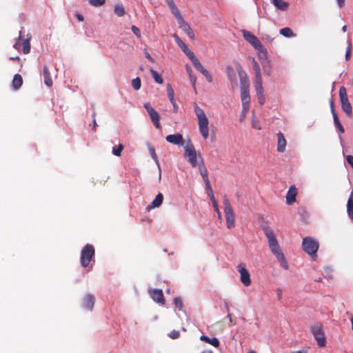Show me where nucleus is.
<instances>
[{
    "label": "nucleus",
    "instance_id": "f257e3e1",
    "mask_svg": "<svg viewBox=\"0 0 353 353\" xmlns=\"http://www.w3.org/2000/svg\"><path fill=\"white\" fill-rule=\"evenodd\" d=\"M264 234H265L269 248L272 252V254L276 257L279 261L280 265L285 270H288L289 266L288 263L285 258V256L281 250L278 241L276 238L274 231L269 226H264L263 228Z\"/></svg>",
    "mask_w": 353,
    "mask_h": 353
},
{
    "label": "nucleus",
    "instance_id": "f03ea898",
    "mask_svg": "<svg viewBox=\"0 0 353 353\" xmlns=\"http://www.w3.org/2000/svg\"><path fill=\"white\" fill-rule=\"evenodd\" d=\"M194 112L198 119L199 130L204 139L209 137V121L204 111L196 103H194Z\"/></svg>",
    "mask_w": 353,
    "mask_h": 353
},
{
    "label": "nucleus",
    "instance_id": "7ed1b4c3",
    "mask_svg": "<svg viewBox=\"0 0 353 353\" xmlns=\"http://www.w3.org/2000/svg\"><path fill=\"white\" fill-rule=\"evenodd\" d=\"M95 254V250L92 245H85L81 250L80 263L83 268L88 267L91 261L94 259Z\"/></svg>",
    "mask_w": 353,
    "mask_h": 353
},
{
    "label": "nucleus",
    "instance_id": "20e7f679",
    "mask_svg": "<svg viewBox=\"0 0 353 353\" xmlns=\"http://www.w3.org/2000/svg\"><path fill=\"white\" fill-rule=\"evenodd\" d=\"M310 330L316 341L318 346L324 347L326 345V338L323 330V325L320 323L314 324L310 327Z\"/></svg>",
    "mask_w": 353,
    "mask_h": 353
},
{
    "label": "nucleus",
    "instance_id": "39448f33",
    "mask_svg": "<svg viewBox=\"0 0 353 353\" xmlns=\"http://www.w3.org/2000/svg\"><path fill=\"white\" fill-rule=\"evenodd\" d=\"M319 247V243L313 238L307 236L303 239L302 248L307 254L316 256Z\"/></svg>",
    "mask_w": 353,
    "mask_h": 353
},
{
    "label": "nucleus",
    "instance_id": "423d86ee",
    "mask_svg": "<svg viewBox=\"0 0 353 353\" xmlns=\"http://www.w3.org/2000/svg\"><path fill=\"white\" fill-rule=\"evenodd\" d=\"M184 157L189 163L194 168L198 165L197 154L195 148L190 140L184 146Z\"/></svg>",
    "mask_w": 353,
    "mask_h": 353
},
{
    "label": "nucleus",
    "instance_id": "0eeeda50",
    "mask_svg": "<svg viewBox=\"0 0 353 353\" xmlns=\"http://www.w3.org/2000/svg\"><path fill=\"white\" fill-rule=\"evenodd\" d=\"M223 205L227 228L230 229L235 226V219L232 208L226 196L223 198Z\"/></svg>",
    "mask_w": 353,
    "mask_h": 353
},
{
    "label": "nucleus",
    "instance_id": "6e6552de",
    "mask_svg": "<svg viewBox=\"0 0 353 353\" xmlns=\"http://www.w3.org/2000/svg\"><path fill=\"white\" fill-rule=\"evenodd\" d=\"M339 97L342 110L349 117H351L352 116V108L347 98L346 88L344 86H341L339 89Z\"/></svg>",
    "mask_w": 353,
    "mask_h": 353
},
{
    "label": "nucleus",
    "instance_id": "1a4fd4ad",
    "mask_svg": "<svg viewBox=\"0 0 353 353\" xmlns=\"http://www.w3.org/2000/svg\"><path fill=\"white\" fill-rule=\"evenodd\" d=\"M174 16L177 20L179 28L189 37L190 39L194 40L195 38L194 31L190 25L184 20L180 12L174 14Z\"/></svg>",
    "mask_w": 353,
    "mask_h": 353
},
{
    "label": "nucleus",
    "instance_id": "9d476101",
    "mask_svg": "<svg viewBox=\"0 0 353 353\" xmlns=\"http://www.w3.org/2000/svg\"><path fill=\"white\" fill-rule=\"evenodd\" d=\"M144 108L147 110L150 118L151 119L154 125L158 128L160 129L161 128L159 119H160V115L150 105V103L146 102L144 103Z\"/></svg>",
    "mask_w": 353,
    "mask_h": 353
},
{
    "label": "nucleus",
    "instance_id": "9b49d317",
    "mask_svg": "<svg viewBox=\"0 0 353 353\" xmlns=\"http://www.w3.org/2000/svg\"><path fill=\"white\" fill-rule=\"evenodd\" d=\"M244 39L249 42L256 50H261L263 48V45L259 39L252 33L248 30L242 31Z\"/></svg>",
    "mask_w": 353,
    "mask_h": 353
},
{
    "label": "nucleus",
    "instance_id": "f8f14e48",
    "mask_svg": "<svg viewBox=\"0 0 353 353\" xmlns=\"http://www.w3.org/2000/svg\"><path fill=\"white\" fill-rule=\"evenodd\" d=\"M237 270L241 274V281L245 286H249L251 283L250 275L244 263L237 265Z\"/></svg>",
    "mask_w": 353,
    "mask_h": 353
},
{
    "label": "nucleus",
    "instance_id": "ddd939ff",
    "mask_svg": "<svg viewBox=\"0 0 353 353\" xmlns=\"http://www.w3.org/2000/svg\"><path fill=\"white\" fill-rule=\"evenodd\" d=\"M21 39V34L19 36V38L16 43L14 44V48L17 49V50H19L21 46H22V51L24 54H28L30 51V38H27L24 39L22 43H21L20 40Z\"/></svg>",
    "mask_w": 353,
    "mask_h": 353
},
{
    "label": "nucleus",
    "instance_id": "4468645a",
    "mask_svg": "<svg viewBox=\"0 0 353 353\" xmlns=\"http://www.w3.org/2000/svg\"><path fill=\"white\" fill-rule=\"evenodd\" d=\"M165 140L172 144L183 146L185 143L183 135L179 133L169 134L166 136Z\"/></svg>",
    "mask_w": 353,
    "mask_h": 353
},
{
    "label": "nucleus",
    "instance_id": "2eb2a0df",
    "mask_svg": "<svg viewBox=\"0 0 353 353\" xmlns=\"http://www.w3.org/2000/svg\"><path fill=\"white\" fill-rule=\"evenodd\" d=\"M194 67L200 72H201L205 77L206 78L207 81L210 83L212 82V77L210 74V73L203 68V66L201 65L199 60L196 58L194 60L192 61Z\"/></svg>",
    "mask_w": 353,
    "mask_h": 353
},
{
    "label": "nucleus",
    "instance_id": "dca6fc26",
    "mask_svg": "<svg viewBox=\"0 0 353 353\" xmlns=\"http://www.w3.org/2000/svg\"><path fill=\"white\" fill-rule=\"evenodd\" d=\"M95 297L93 294H86L82 300V306L86 310L91 311L94 307Z\"/></svg>",
    "mask_w": 353,
    "mask_h": 353
},
{
    "label": "nucleus",
    "instance_id": "f3484780",
    "mask_svg": "<svg viewBox=\"0 0 353 353\" xmlns=\"http://www.w3.org/2000/svg\"><path fill=\"white\" fill-rule=\"evenodd\" d=\"M150 294L152 299L157 303L161 305L165 304V299L161 290L154 289L150 290Z\"/></svg>",
    "mask_w": 353,
    "mask_h": 353
},
{
    "label": "nucleus",
    "instance_id": "a211bd4d",
    "mask_svg": "<svg viewBox=\"0 0 353 353\" xmlns=\"http://www.w3.org/2000/svg\"><path fill=\"white\" fill-rule=\"evenodd\" d=\"M297 195V189L294 185L290 187L287 194H286V203L288 205L292 204L296 201V196Z\"/></svg>",
    "mask_w": 353,
    "mask_h": 353
},
{
    "label": "nucleus",
    "instance_id": "6ab92c4d",
    "mask_svg": "<svg viewBox=\"0 0 353 353\" xmlns=\"http://www.w3.org/2000/svg\"><path fill=\"white\" fill-rule=\"evenodd\" d=\"M277 151L279 152H285L287 142L283 134L281 132L277 133Z\"/></svg>",
    "mask_w": 353,
    "mask_h": 353
},
{
    "label": "nucleus",
    "instance_id": "aec40b11",
    "mask_svg": "<svg viewBox=\"0 0 353 353\" xmlns=\"http://www.w3.org/2000/svg\"><path fill=\"white\" fill-rule=\"evenodd\" d=\"M256 92V96L259 103L263 105L265 102V96L264 94V90L262 85H254Z\"/></svg>",
    "mask_w": 353,
    "mask_h": 353
},
{
    "label": "nucleus",
    "instance_id": "412c9836",
    "mask_svg": "<svg viewBox=\"0 0 353 353\" xmlns=\"http://www.w3.org/2000/svg\"><path fill=\"white\" fill-rule=\"evenodd\" d=\"M163 201V195L162 193L159 192L154 199V201L151 203L150 205L148 206V210H151L155 208L159 207Z\"/></svg>",
    "mask_w": 353,
    "mask_h": 353
},
{
    "label": "nucleus",
    "instance_id": "4be33fe9",
    "mask_svg": "<svg viewBox=\"0 0 353 353\" xmlns=\"http://www.w3.org/2000/svg\"><path fill=\"white\" fill-rule=\"evenodd\" d=\"M347 212L350 218L353 221V189L351 191L347 201Z\"/></svg>",
    "mask_w": 353,
    "mask_h": 353
},
{
    "label": "nucleus",
    "instance_id": "5701e85b",
    "mask_svg": "<svg viewBox=\"0 0 353 353\" xmlns=\"http://www.w3.org/2000/svg\"><path fill=\"white\" fill-rule=\"evenodd\" d=\"M200 339L203 341H205V342L213 345L215 347H218L220 344L219 339L216 337H213V338L210 339L205 335H201L200 337Z\"/></svg>",
    "mask_w": 353,
    "mask_h": 353
},
{
    "label": "nucleus",
    "instance_id": "b1692460",
    "mask_svg": "<svg viewBox=\"0 0 353 353\" xmlns=\"http://www.w3.org/2000/svg\"><path fill=\"white\" fill-rule=\"evenodd\" d=\"M23 84L22 77L19 74H14L12 82V86L14 90H18Z\"/></svg>",
    "mask_w": 353,
    "mask_h": 353
},
{
    "label": "nucleus",
    "instance_id": "393cba45",
    "mask_svg": "<svg viewBox=\"0 0 353 353\" xmlns=\"http://www.w3.org/2000/svg\"><path fill=\"white\" fill-rule=\"evenodd\" d=\"M43 77L45 84L48 87H51L53 81L50 76V72L46 65L43 67Z\"/></svg>",
    "mask_w": 353,
    "mask_h": 353
},
{
    "label": "nucleus",
    "instance_id": "a878e982",
    "mask_svg": "<svg viewBox=\"0 0 353 353\" xmlns=\"http://www.w3.org/2000/svg\"><path fill=\"white\" fill-rule=\"evenodd\" d=\"M272 3L279 10L285 11L288 8V3L283 0H272Z\"/></svg>",
    "mask_w": 353,
    "mask_h": 353
},
{
    "label": "nucleus",
    "instance_id": "bb28decb",
    "mask_svg": "<svg viewBox=\"0 0 353 353\" xmlns=\"http://www.w3.org/2000/svg\"><path fill=\"white\" fill-rule=\"evenodd\" d=\"M240 83H241V92L249 90V88H250L249 80L246 75L245 77H241Z\"/></svg>",
    "mask_w": 353,
    "mask_h": 353
},
{
    "label": "nucleus",
    "instance_id": "cd10ccee",
    "mask_svg": "<svg viewBox=\"0 0 353 353\" xmlns=\"http://www.w3.org/2000/svg\"><path fill=\"white\" fill-rule=\"evenodd\" d=\"M279 33L285 37H294L295 34H294L293 31L290 28H281L280 30H279Z\"/></svg>",
    "mask_w": 353,
    "mask_h": 353
},
{
    "label": "nucleus",
    "instance_id": "c85d7f7f",
    "mask_svg": "<svg viewBox=\"0 0 353 353\" xmlns=\"http://www.w3.org/2000/svg\"><path fill=\"white\" fill-rule=\"evenodd\" d=\"M150 73L153 79L157 83L162 84L163 83V78L156 70L150 69Z\"/></svg>",
    "mask_w": 353,
    "mask_h": 353
},
{
    "label": "nucleus",
    "instance_id": "c756f323",
    "mask_svg": "<svg viewBox=\"0 0 353 353\" xmlns=\"http://www.w3.org/2000/svg\"><path fill=\"white\" fill-rule=\"evenodd\" d=\"M249 91L250 90L241 92V98L242 103H250V97Z\"/></svg>",
    "mask_w": 353,
    "mask_h": 353
},
{
    "label": "nucleus",
    "instance_id": "7c9ffc66",
    "mask_svg": "<svg viewBox=\"0 0 353 353\" xmlns=\"http://www.w3.org/2000/svg\"><path fill=\"white\" fill-rule=\"evenodd\" d=\"M114 13L118 17H122L125 14V8L122 5L117 4L114 6Z\"/></svg>",
    "mask_w": 353,
    "mask_h": 353
},
{
    "label": "nucleus",
    "instance_id": "2f4dec72",
    "mask_svg": "<svg viewBox=\"0 0 353 353\" xmlns=\"http://www.w3.org/2000/svg\"><path fill=\"white\" fill-rule=\"evenodd\" d=\"M173 14L179 12L173 0H165Z\"/></svg>",
    "mask_w": 353,
    "mask_h": 353
},
{
    "label": "nucleus",
    "instance_id": "473e14b6",
    "mask_svg": "<svg viewBox=\"0 0 353 353\" xmlns=\"http://www.w3.org/2000/svg\"><path fill=\"white\" fill-rule=\"evenodd\" d=\"M166 90H167V94H168V97L169 98V100L170 101H174V90L172 89V85L170 83L167 84V85H166Z\"/></svg>",
    "mask_w": 353,
    "mask_h": 353
},
{
    "label": "nucleus",
    "instance_id": "72a5a7b5",
    "mask_svg": "<svg viewBox=\"0 0 353 353\" xmlns=\"http://www.w3.org/2000/svg\"><path fill=\"white\" fill-rule=\"evenodd\" d=\"M333 119H334V123H335L336 128H338V130L340 131L341 133H343L345 131L344 128L342 126L341 123H340L336 112H334Z\"/></svg>",
    "mask_w": 353,
    "mask_h": 353
},
{
    "label": "nucleus",
    "instance_id": "f704fd0d",
    "mask_svg": "<svg viewBox=\"0 0 353 353\" xmlns=\"http://www.w3.org/2000/svg\"><path fill=\"white\" fill-rule=\"evenodd\" d=\"M123 150V145L122 144H119L117 146L112 148V154L117 157H120Z\"/></svg>",
    "mask_w": 353,
    "mask_h": 353
},
{
    "label": "nucleus",
    "instance_id": "c9c22d12",
    "mask_svg": "<svg viewBox=\"0 0 353 353\" xmlns=\"http://www.w3.org/2000/svg\"><path fill=\"white\" fill-rule=\"evenodd\" d=\"M132 86L135 90H138L140 89L141 86V81L139 77H137L132 81Z\"/></svg>",
    "mask_w": 353,
    "mask_h": 353
},
{
    "label": "nucleus",
    "instance_id": "e433bc0d",
    "mask_svg": "<svg viewBox=\"0 0 353 353\" xmlns=\"http://www.w3.org/2000/svg\"><path fill=\"white\" fill-rule=\"evenodd\" d=\"M199 170L201 175L202 176L203 180L209 179L208 175V170L203 165H199Z\"/></svg>",
    "mask_w": 353,
    "mask_h": 353
},
{
    "label": "nucleus",
    "instance_id": "4c0bfd02",
    "mask_svg": "<svg viewBox=\"0 0 353 353\" xmlns=\"http://www.w3.org/2000/svg\"><path fill=\"white\" fill-rule=\"evenodd\" d=\"M182 50L189 57L191 61H192L196 58L194 54L188 47L183 49Z\"/></svg>",
    "mask_w": 353,
    "mask_h": 353
},
{
    "label": "nucleus",
    "instance_id": "58836bf2",
    "mask_svg": "<svg viewBox=\"0 0 353 353\" xmlns=\"http://www.w3.org/2000/svg\"><path fill=\"white\" fill-rule=\"evenodd\" d=\"M173 37L174 38L176 43L178 44V46L181 48V50L187 47L186 45L181 41V39L179 37L177 34H173Z\"/></svg>",
    "mask_w": 353,
    "mask_h": 353
},
{
    "label": "nucleus",
    "instance_id": "ea45409f",
    "mask_svg": "<svg viewBox=\"0 0 353 353\" xmlns=\"http://www.w3.org/2000/svg\"><path fill=\"white\" fill-rule=\"evenodd\" d=\"M89 3L94 7H99L103 6L105 3V0H90Z\"/></svg>",
    "mask_w": 353,
    "mask_h": 353
},
{
    "label": "nucleus",
    "instance_id": "a19ab883",
    "mask_svg": "<svg viewBox=\"0 0 353 353\" xmlns=\"http://www.w3.org/2000/svg\"><path fill=\"white\" fill-rule=\"evenodd\" d=\"M262 85V76L261 73L255 74L254 80V85Z\"/></svg>",
    "mask_w": 353,
    "mask_h": 353
},
{
    "label": "nucleus",
    "instance_id": "79ce46f5",
    "mask_svg": "<svg viewBox=\"0 0 353 353\" xmlns=\"http://www.w3.org/2000/svg\"><path fill=\"white\" fill-rule=\"evenodd\" d=\"M174 303L176 307L179 308V310H181L183 307V302L182 299L180 297H176L174 299Z\"/></svg>",
    "mask_w": 353,
    "mask_h": 353
},
{
    "label": "nucleus",
    "instance_id": "37998d69",
    "mask_svg": "<svg viewBox=\"0 0 353 353\" xmlns=\"http://www.w3.org/2000/svg\"><path fill=\"white\" fill-rule=\"evenodd\" d=\"M252 68L255 74L261 73V68L259 63L255 61L254 59L252 60Z\"/></svg>",
    "mask_w": 353,
    "mask_h": 353
},
{
    "label": "nucleus",
    "instance_id": "c03bdc74",
    "mask_svg": "<svg viewBox=\"0 0 353 353\" xmlns=\"http://www.w3.org/2000/svg\"><path fill=\"white\" fill-rule=\"evenodd\" d=\"M149 152H150V154L152 157V158L154 160L155 162H158V157H157V155L156 154V152H155V150L154 148L152 147V146H150L149 147Z\"/></svg>",
    "mask_w": 353,
    "mask_h": 353
},
{
    "label": "nucleus",
    "instance_id": "a18cd8bd",
    "mask_svg": "<svg viewBox=\"0 0 353 353\" xmlns=\"http://www.w3.org/2000/svg\"><path fill=\"white\" fill-rule=\"evenodd\" d=\"M168 336L172 339H176L180 336V332L177 330H172L168 334Z\"/></svg>",
    "mask_w": 353,
    "mask_h": 353
},
{
    "label": "nucleus",
    "instance_id": "49530a36",
    "mask_svg": "<svg viewBox=\"0 0 353 353\" xmlns=\"http://www.w3.org/2000/svg\"><path fill=\"white\" fill-rule=\"evenodd\" d=\"M351 52H352V43L350 41L348 43V46L347 48L346 53H345V59L348 61L351 56Z\"/></svg>",
    "mask_w": 353,
    "mask_h": 353
},
{
    "label": "nucleus",
    "instance_id": "de8ad7c7",
    "mask_svg": "<svg viewBox=\"0 0 353 353\" xmlns=\"http://www.w3.org/2000/svg\"><path fill=\"white\" fill-rule=\"evenodd\" d=\"M132 32L137 37H141V31L140 30L135 26H132Z\"/></svg>",
    "mask_w": 353,
    "mask_h": 353
},
{
    "label": "nucleus",
    "instance_id": "09e8293b",
    "mask_svg": "<svg viewBox=\"0 0 353 353\" xmlns=\"http://www.w3.org/2000/svg\"><path fill=\"white\" fill-rule=\"evenodd\" d=\"M242 113L246 114L250 108V103H242Z\"/></svg>",
    "mask_w": 353,
    "mask_h": 353
},
{
    "label": "nucleus",
    "instance_id": "8fccbe9b",
    "mask_svg": "<svg viewBox=\"0 0 353 353\" xmlns=\"http://www.w3.org/2000/svg\"><path fill=\"white\" fill-rule=\"evenodd\" d=\"M203 181L205 183V188H206L207 191L208 192V191L212 190L209 179H205V180H203Z\"/></svg>",
    "mask_w": 353,
    "mask_h": 353
},
{
    "label": "nucleus",
    "instance_id": "3c124183",
    "mask_svg": "<svg viewBox=\"0 0 353 353\" xmlns=\"http://www.w3.org/2000/svg\"><path fill=\"white\" fill-rule=\"evenodd\" d=\"M190 77V82L192 83V85L195 87V84H196V77L195 75L194 74H190L189 75Z\"/></svg>",
    "mask_w": 353,
    "mask_h": 353
},
{
    "label": "nucleus",
    "instance_id": "603ef678",
    "mask_svg": "<svg viewBox=\"0 0 353 353\" xmlns=\"http://www.w3.org/2000/svg\"><path fill=\"white\" fill-rule=\"evenodd\" d=\"M346 160L347 163L353 168V156L347 155L346 157Z\"/></svg>",
    "mask_w": 353,
    "mask_h": 353
},
{
    "label": "nucleus",
    "instance_id": "864d4df0",
    "mask_svg": "<svg viewBox=\"0 0 353 353\" xmlns=\"http://www.w3.org/2000/svg\"><path fill=\"white\" fill-rule=\"evenodd\" d=\"M170 102L173 105L174 112H177L179 107H178V105L176 103L175 99H174V101H170Z\"/></svg>",
    "mask_w": 353,
    "mask_h": 353
},
{
    "label": "nucleus",
    "instance_id": "5fc2aeb1",
    "mask_svg": "<svg viewBox=\"0 0 353 353\" xmlns=\"http://www.w3.org/2000/svg\"><path fill=\"white\" fill-rule=\"evenodd\" d=\"M208 194L210 197V200L212 201V202L216 201L214 196L213 190L208 191Z\"/></svg>",
    "mask_w": 353,
    "mask_h": 353
},
{
    "label": "nucleus",
    "instance_id": "6e6d98bb",
    "mask_svg": "<svg viewBox=\"0 0 353 353\" xmlns=\"http://www.w3.org/2000/svg\"><path fill=\"white\" fill-rule=\"evenodd\" d=\"M337 4L339 8H342L345 5V0H336Z\"/></svg>",
    "mask_w": 353,
    "mask_h": 353
},
{
    "label": "nucleus",
    "instance_id": "4d7b16f0",
    "mask_svg": "<svg viewBox=\"0 0 353 353\" xmlns=\"http://www.w3.org/2000/svg\"><path fill=\"white\" fill-rule=\"evenodd\" d=\"M75 16L79 21H83L84 20L83 16L81 14L77 13Z\"/></svg>",
    "mask_w": 353,
    "mask_h": 353
},
{
    "label": "nucleus",
    "instance_id": "13d9d810",
    "mask_svg": "<svg viewBox=\"0 0 353 353\" xmlns=\"http://www.w3.org/2000/svg\"><path fill=\"white\" fill-rule=\"evenodd\" d=\"M212 204H213V208H214V210L216 212L219 211V206H218V203H217L216 201H213Z\"/></svg>",
    "mask_w": 353,
    "mask_h": 353
},
{
    "label": "nucleus",
    "instance_id": "bf43d9fd",
    "mask_svg": "<svg viewBox=\"0 0 353 353\" xmlns=\"http://www.w3.org/2000/svg\"><path fill=\"white\" fill-rule=\"evenodd\" d=\"M145 54V57H146L149 61H152V62H154V59H153V58L150 55V54H149L148 52H146Z\"/></svg>",
    "mask_w": 353,
    "mask_h": 353
},
{
    "label": "nucleus",
    "instance_id": "052dcab7",
    "mask_svg": "<svg viewBox=\"0 0 353 353\" xmlns=\"http://www.w3.org/2000/svg\"><path fill=\"white\" fill-rule=\"evenodd\" d=\"M186 70H187V72H188V74H189V75L192 74V68H191L189 65H186Z\"/></svg>",
    "mask_w": 353,
    "mask_h": 353
},
{
    "label": "nucleus",
    "instance_id": "680f3d73",
    "mask_svg": "<svg viewBox=\"0 0 353 353\" xmlns=\"http://www.w3.org/2000/svg\"><path fill=\"white\" fill-rule=\"evenodd\" d=\"M252 127L254 128L255 129H258V130L261 129V127L259 126V125L257 123H255L254 121H252Z\"/></svg>",
    "mask_w": 353,
    "mask_h": 353
},
{
    "label": "nucleus",
    "instance_id": "e2e57ef3",
    "mask_svg": "<svg viewBox=\"0 0 353 353\" xmlns=\"http://www.w3.org/2000/svg\"><path fill=\"white\" fill-rule=\"evenodd\" d=\"M330 108H331L332 115H334V112H335V111H334V103L332 101H330Z\"/></svg>",
    "mask_w": 353,
    "mask_h": 353
},
{
    "label": "nucleus",
    "instance_id": "0e129e2a",
    "mask_svg": "<svg viewBox=\"0 0 353 353\" xmlns=\"http://www.w3.org/2000/svg\"><path fill=\"white\" fill-rule=\"evenodd\" d=\"M97 126V121H96V119H93V130L95 131L96 130V128Z\"/></svg>",
    "mask_w": 353,
    "mask_h": 353
},
{
    "label": "nucleus",
    "instance_id": "69168bd1",
    "mask_svg": "<svg viewBox=\"0 0 353 353\" xmlns=\"http://www.w3.org/2000/svg\"><path fill=\"white\" fill-rule=\"evenodd\" d=\"M228 317L230 319V321L232 322V314L230 312L228 314Z\"/></svg>",
    "mask_w": 353,
    "mask_h": 353
},
{
    "label": "nucleus",
    "instance_id": "338daca9",
    "mask_svg": "<svg viewBox=\"0 0 353 353\" xmlns=\"http://www.w3.org/2000/svg\"><path fill=\"white\" fill-rule=\"evenodd\" d=\"M198 159H199L202 163H203V158H202V157H201V155L200 154H199V155H198Z\"/></svg>",
    "mask_w": 353,
    "mask_h": 353
},
{
    "label": "nucleus",
    "instance_id": "774afa93",
    "mask_svg": "<svg viewBox=\"0 0 353 353\" xmlns=\"http://www.w3.org/2000/svg\"><path fill=\"white\" fill-rule=\"evenodd\" d=\"M201 353H213L211 350H208V351H204Z\"/></svg>",
    "mask_w": 353,
    "mask_h": 353
}]
</instances>
